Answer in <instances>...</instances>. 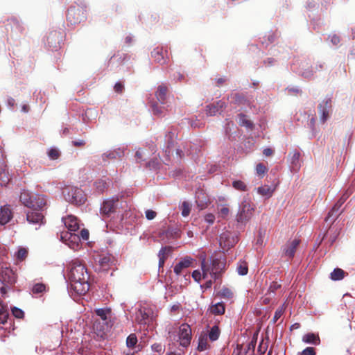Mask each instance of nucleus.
<instances>
[{"label": "nucleus", "mask_w": 355, "mask_h": 355, "mask_svg": "<svg viewBox=\"0 0 355 355\" xmlns=\"http://www.w3.org/2000/svg\"><path fill=\"white\" fill-rule=\"evenodd\" d=\"M109 182H107L106 180H97L94 183V187L95 190L99 193H103L108 188Z\"/></svg>", "instance_id": "7c9ffc66"}, {"label": "nucleus", "mask_w": 355, "mask_h": 355, "mask_svg": "<svg viewBox=\"0 0 355 355\" xmlns=\"http://www.w3.org/2000/svg\"><path fill=\"white\" fill-rule=\"evenodd\" d=\"M284 310H285V308L284 307V305L279 307L276 310L274 317H273V319H272L274 323H275L281 318V316L283 315V313L284 312Z\"/></svg>", "instance_id": "09e8293b"}, {"label": "nucleus", "mask_w": 355, "mask_h": 355, "mask_svg": "<svg viewBox=\"0 0 355 355\" xmlns=\"http://www.w3.org/2000/svg\"><path fill=\"white\" fill-rule=\"evenodd\" d=\"M60 33H57L56 31H52L49 33V35L47 37V42L49 45H52L53 43L55 44L56 42H58L60 40Z\"/></svg>", "instance_id": "58836bf2"}, {"label": "nucleus", "mask_w": 355, "mask_h": 355, "mask_svg": "<svg viewBox=\"0 0 355 355\" xmlns=\"http://www.w3.org/2000/svg\"><path fill=\"white\" fill-rule=\"evenodd\" d=\"M220 295L221 297L232 299L233 297V292L228 288H223L220 291Z\"/></svg>", "instance_id": "49530a36"}, {"label": "nucleus", "mask_w": 355, "mask_h": 355, "mask_svg": "<svg viewBox=\"0 0 355 355\" xmlns=\"http://www.w3.org/2000/svg\"><path fill=\"white\" fill-rule=\"evenodd\" d=\"M272 153H273V150L269 148H265L263 151V154L266 157H269V156L272 155Z\"/></svg>", "instance_id": "0e129e2a"}, {"label": "nucleus", "mask_w": 355, "mask_h": 355, "mask_svg": "<svg viewBox=\"0 0 355 355\" xmlns=\"http://www.w3.org/2000/svg\"><path fill=\"white\" fill-rule=\"evenodd\" d=\"M308 125L311 130L312 137H315L318 131L315 128V119L313 116L309 119L308 122Z\"/></svg>", "instance_id": "de8ad7c7"}, {"label": "nucleus", "mask_w": 355, "mask_h": 355, "mask_svg": "<svg viewBox=\"0 0 355 355\" xmlns=\"http://www.w3.org/2000/svg\"><path fill=\"white\" fill-rule=\"evenodd\" d=\"M73 146L75 147H81L85 145V141L83 139L72 141Z\"/></svg>", "instance_id": "e2e57ef3"}, {"label": "nucleus", "mask_w": 355, "mask_h": 355, "mask_svg": "<svg viewBox=\"0 0 355 355\" xmlns=\"http://www.w3.org/2000/svg\"><path fill=\"white\" fill-rule=\"evenodd\" d=\"M8 311L1 302H0V324H5L8 318Z\"/></svg>", "instance_id": "c9c22d12"}, {"label": "nucleus", "mask_w": 355, "mask_h": 355, "mask_svg": "<svg viewBox=\"0 0 355 355\" xmlns=\"http://www.w3.org/2000/svg\"><path fill=\"white\" fill-rule=\"evenodd\" d=\"M153 311L146 307L139 309L136 313V320L139 324H146L152 321Z\"/></svg>", "instance_id": "9b49d317"}, {"label": "nucleus", "mask_w": 355, "mask_h": 355, "mask_svg": "<svg viewBox=\"0 0 355 355\" xmlns=\"http://www.w3.org/2000/svg\"><path fill=\"white\" fill-rule=\"evenodd\" d=\"M210 313L215 315H223L225 311V306L223 302L212 304L209 307Z\"/></svg>", "instance_id": "a878e982"}, {"label": "nucleus", "mask_w": 355, "mask_h": 355, "mask_svg": "<svg viewBox=\"0 0 355 355\" xmlns=\"http://www.w3.org/2000/svg\"><path fill=\"white\" fill-rule=\"evenodd\" d=\"M98 262L101 270H107L112 263V257L110 255L101 256Z\"/></svg>", "instance_id": "c85d7f7f"}, {"label": "nucleus", "mask_w": 355, "mask_h": 355, "mask_svg": "<svg viewBox=\"0 0 355 355\" xmlns=\"http://www.w3.org/2000/svg\"><path fill=\"white\" fill-rule=\"evenodd\" d=\"M180 209L182 211V215L184 217H187L189 215L191 211V205L188 202H183L180 206Z\"/></svg>", "instance_id": "a19ab883"}, {"label": "nucleus", "mask_w": 355, "mask_h": 355, "mask_svg": "<svg viewBox=\"0 0 355 355\" xmlns=\"http://www.w3.org/2000/svg\"><path fill=\"white\" fill-rule=\"evenodd\" d=\"M228 238H229V233H223L220 236V239H219L220 245L223 249H225L226 248H230V246L233 245V244L230 243H226V241H227Z\"/></svg>", "instance_id": "4c0bfd02"}, {"label": "nucleus", "mask_w": 355, "mask_h": 355, "mask_svg": "<svg viewBox=\"0 0 355 355\" xmlns=\"http://www.w3.org/2000/svg\"><path fill=\"white\" fill-rule=\"evenodd\" d=\"M332 111V97H325L318 105L320 121L324 123L330 117Z\"/></svg>", "instance_id": "7ed1b4c3"}, {"label": "nucleus", "mask_w": 355, "mask_h": 355, "mask_svg": "<svg viewBox=\"0 0 355 355\" xmlns=\"http://www.w3.org/2000/svg\"><path fill=\"white\" fill-rule=\"evenodd\" d=\"M254 208L246 201L242 202L241 209L237 214V221L245 223L248 221L252 216Z\"/></svg>", "instance_id": "9d476101"}, {"label": "nucleus", "mask_w": 355, "mask_h": 355, "mask_svg": "<svg viewBox=\"0 0 355 355\" xmlns=\"http://www.w3.org/2000/svg\"><path fill=\"white\" fill-rule=\"evenodd\" d=\"M151 57L155 62L160 64H164L166 62L168 58L167 57V51L164 52L163 48L157 46L151 52Z\"/></svg>", "instance_id": "2eb2a0df"}, {"label": "nucleus", "mask_w": 355, "mask_h": 355, "mask_svg": "<svg viewBox=\"0 0 355 355\" xmlns=\"http://www.w3.org/2000/svg\"><path fill=\"white\" fill-rule=\"evenodd\" d=\"M208 261V266L211 270V277L214 281L221 278L225 270L226 259L225 258L212 257Z\"/></svg>", "instance_id": "f03ea898"}, {"label": "nucleus", "mask_w": 355, "mask_h": 355, "mask_svg": "<svg viewBox=\"0 0 355 355\" xmlns=\"http://www.w3.org/2000/svg\"><path fill=\"white\" fill-rule=\"evenodd\" d=\"M83 12L81 9L75 7H71L67 14V19L71 24H78L83 18Z\"/></svg>", "instance_id": "ddd939ff"}, {"label": "nucleus", "mask_w": 355, "mask_h": 355, "mask_svg": "<svg viewBox=\"0 0 355 355\" xmlns=\"http://www.w3.org/2000/svg\"><path fill=\"white\" fill-rule=\"evenodd\" d=\"M32 198L33 195L28 191L23 190L20 194L19 200L24 206L29 208L31 205Z\"/></svg>", "instance_id": "cd10ccee"}, {"label": "nucleus", "mask_w": 355, "mask_h": 355, "mask_svg": "<svg viewBox=\"0 0 355 355\" xmlns=\"http://www.w3.org/2000/svg\"><path fill=\"white\" fill-rule=\"evenodd\" d=\"M0 281L6 287L12 286L17 282V275L10 267H2L0 272Z\"/></svg>", "instance_id": "39448f33"}, {"label": "nucleus", "mask_w": 355, "mask_h": 355, "mask_svg": "<svg viewBox=\"0 0 355 355\" xmlns=\"http://www.w3.org/2000/svg\"><path fill=\"white\" fill-rule=\"evenodd\" d=\"M175 137L176 133L173 130L168 131L167 133L166 134L165 140L166 143V146L164 149V151L167 157H170L171 154L173 153Z\"/></svg>", "instance_id": "dca6fc26"}, {"label": "nucleus", "mask_w": 355, "mask_h": 355, "mask_svg": "<svg viewBox=\"0 0 355 355\" xmlns=\"http://www.w3.org/2000/svg\"><path fill=\"white\" fill-rule=\"evenodd\" d=\"M291 159V167L293 171L297 172L301 167L300 157V153L297 150H293L290 152L289 155Z\"/></svg>", "instance_id": "aec40b11"}, {"label": "nucleus", "mask_w": 355, "mask_h": 355, "mask_svg": "<svg viewBox=\"0 0 355 355\" xmlns=\"http://www.w3.org/2000/svg\"><path fill=\"white\" fill-rule=\"evenodd\" d=\"M300 243V240L299 239L288 240L282 248V257L292 259Z\"/></svg>", "instance_id": "1a4fd4ad"}, {"label": "nucleus", "mask_w": 355, "mask_h": 355, "mask_svg": "<svg viewBox=\"0 0 355 355\" xmlns=\"http://www.w3.org/2000/svg\"><path fill=\"white\" fill-rule=\"evenodd\" d=\"M118 198H109L105 200L100 208V214L103 218H108L114 213L117 209Z\"/></svg>", "instance_id": "423d86ee"}, {"label": "nucleus", "mask_w": 355, "mask_h": 355, "mask_svg": "<svg viewBox=\"0 0 355 355\" xmlns=\"http://www.w3.org/2000/svg\"><path fill=\"white\" fill-rule=\"evenodd\" d=\"M157 216V213L151 209H148L146 211V217L148 220H153Z\"/></svg>", "instance_id": "4d7b16f0"}, {"label": "nucleus", "mask_w": 355, "mask_h": 355, "mask_svg": "<svg viewBox=\"0 0 355 355\" xmlns=\"http://www.w3.org/2000/svg\"><path fill=\"white\" fill-rule=\"evenodd\" d=\"M315 350L313 347H308L305 348L301 353L300 355H315Z\"/></svg>", "instance_id": "5fc2aeb1"}, {"label": "nucleus", "mask_w": 355, "mask_h": 355, "mask_svg": "<svg viewBox=\"0 0 355 355\" xmlns=\"http://www.w3.org/2000/svg\"><path fill=\"white\" fill-rule=\"evenodd\" d=\"M168 92V88L164 85H161L157 87V90L155 93L157 99L161 103H164L166 99V95Z\"/></svg>", "instance_id": "bb28decb"}, {"label": "nucleus", "mask_w": 355, "mask_h": 355, "mask_svg": "<svg viewBox=\"0 0 355 355\" xmlns=\"http://www.w3.org/2000/svg\"><path fill=\"white\" fill-rule=\"evenodd\" d=\"M123 89H124V86L120 82L116 83L114 87V89L115 92L119 93V94L122 93L123 91Z\"/></svg>", "instance_id": "13d9d810"}, {"label": "nucleus", "mask_w": 355, "mask_h": 355, "mask_svg": "<svg viewBox=\"0 0 355 355\" xmlns=\"http://www.w3.org/2000/svg\"><path fill=\"white\" fill-rule=\"evenodd\" d=\"M96 315L103 320V324H101L98 320H96L94 322V329L99 332L104 334L105 331L108 328L107 326V314L110 313L108 309H98L95 311Z\"/></svg>", "instance_id": "0eeeda50"}, {"label": "nucleus", "mask_w": 355, "mask_h": 355, "mask_svg": "<svg viewBox=\"0 0 355 355\" xmlns=\"http://www.w3.org/2000/svg\"><path fill=\"white\" fill-rule=\"evenodd\" d=\"M331 42L334 45H338L340 42V39L338 35H333L331 36Z\"/></svg>", "instance_id": "680f3d73"}, {"label": "nucleus", "mask_w": 355, "mask_h": 355, "mask_svg": "<svg viewBox=\"0 0 355 355\" xmlns=\"http://www.w3.org/2000/svg\"><path fill=\"white\" fill-rule=\"evenodd\" d=\"M233 98L234 99V101H235L236 102H239V103H240V102L241 101V99H243V96H242V95H241V94H235L234 95V96H233Z\"/></svg>", "instance_id": "338daca9"}, {"label": "nucleus", "mask_w": 355, "mask_h": 355, "mask_svg": "<svg viewBox=\"0 0 355 355\" xmlns=\"http://www.w3.org/2000/svg\"><path fill=\"white\" fill-rule=\"evenodd\" d=\"M205 220L208 223L212 224L215 220V216L212 214H207L205 216Z\"/></svg>", "instance_id": "bf43d9fd"}, {"label": "nucleus", "mask_w": 355, "mask_h": 355, "mask_svg": "<svg viewBox=\"0 0 355 355\" xmlns=\"http://www.w3.org/2000/svg\"><path fill=\"white\" fill-rule=\"evenodd\" d=\"M274 190L275 189H272L271 187L268 185H264L257 188V192L259 194L263 196H268V198L272 196Z\"/></svg>", "instance_id": "72a5a7b5"}, {"label": "nucleus", "mask_w": 355, "mask_h": 355, "mask_svg": "<svg viewBox=\"0 0 355 355\" xmlns=\"http://www.w3.org/2000/svg\"><path fill=\"white\" fill-rule=\"evenodd\" d=\"M137 343V338L135 334H130L126 340V345L129 348H133L135 347Z\"/></svg>", "instance_id": "ea45409f"}, {"label": "nucleus", "mask_w": 355, "mask_h": 355, "mask_svg": "<svg viewBox=\"0 0 355 355\" xmlns=\"http://www.w3.org/2000/svg\"><path fill=\"white\" fill-rule=\"evenodd\" d=\"M302 340L305 343L312 344L315 345H319L320 343L319 336L313 333H308L306 334H304L302 336Z\"/></svg>", "instance_id": "393cba45"}, {"label": "nucleus", "mask_w": 355, "mask_h": 355, "mask_svg": "<svg viewBox=\"0 0 355 355\" xmlns=\"http://www.w3.org/2000/svg\"><path fill=\"white\" fill-rule=\"evenodd\" d=\"M192 277L196 282L199 283L202 279L200 271L199 270H195L194 271H193Z\"/></svg>", "instance_id": "6e6d98bb"}, {"label": "nucleus", "mask_w": 355, "mask_h": 355, "mask_svg": "<svg viewBox=\"0 0 355 355\" xmlns=\"http://www.w3.org/2000/svg\"><path fill=\"white\" fill-rule=\"evenodd\" d=\"M239 116H240L241 124L242 125H245L250 128H252L253 123L250 121H249L246 119L245 115L241 114Z\"/></svg>", "instance_id": "8fccbe9b"}, {"label": "nucleus", "mask_w": 355, "mask_h": 355, "mask_svg": "<svg viewBox=\"0 0 355 355\" xmlns=\"http://www.w3.org/2000/svg\"><path fill=\"white\" fill-rule=\"evenodd\" d=\"M209 347L207 343V338L206 336H201L199 338L198 345L197 349L200 352L206 350Z\"/></svg>", "instance_id": "e433bc0d"}, {"label": "nucleus", "mask_w": 355, "mask_h": 355, "mask_svg": "<svg viewBox=\"0 0 355 355\" xmlns=\"http://www.w3.org/2000/svg\"><path fill=\"white\" fill-rule=\"evenodd\" d=\"M135 157L138 162L142 161V152L140 150H137L135 153Z\"/></svg>", "instance_id": "69168bd1"}, {"label": "nucleus", "mask_w": 355, "mask_h": 355, "mask_svg": "<svg viewBox=\"0 0 355 355\" xmlns=\"http://www.w3.org/2000/svg\"><path fill=\"white\" fill-rule=\"evenodd\" d=\"M220 330L218 325L213 326L209 331V338L211 341H216L218 339Z\"/></svg>", "instance_id": "473e14b6"}, {"label": "nucleus", "mask_w": 355, "mask_h": 355, "mask_svg": "<svg viewBox=\"0 0 355 355\" xmlns=\"http://www.w3.org/2000/svg\"><path fill=\"white\" fill-rule=\"evenodd\" d=\"M230 214V209L227 207H222L219 209L218 216L223 218H225Z\"/></svg>", "instance_id": "603ef678"}, {"label": "nucleus", "mask_w": 355, "mask_h": 355, "mask_svg": "<svg viewBox=\"0 0 355 355\" xmlns=\"http://www.w3.org/2000/svg\"><path fill=\"white\" fill-rule=\"evenodd\" d=\"M26 220L29 223L39 225L40 226L44 223V216L40 212L30 211L26 214Z\"/></svg>", "instance_id": "f3484780"}, {"label": "nucleus", "mask_w": 355, "mask_h": 355, "mask_svg": "<svg viewBox=\"0 0 355 355\" xmlns=\"http://www.w3.org/2000/svg\"><path fill=\"white\" fill-rule=\"evenodd\" d=\"M279 287H280V285H279V284H277V283L273 282V283H272V285H271V286H270V288H269V289L273 292L275 290L277 289V288H279Z\"/></svg>", "instance_id": "774afa93"}, {"label": "nucleus", "mask_w": 355, "mask_h": 355, "mask_svg": "<svg viewBox=\"0 0 355 355\" xmlns=\"http://www.w3.org/2000/svg\"><path fill=\"white\" fill-rule=\"evenodd\" d=\"M152 349L156 352L160 353L163 350V346L159 343H155L152 345Z\"/></svg>", "instance_id": "052dcab7"}, {"label": "nucleus", "mask_w": 355, "mask_h": 355, "mask_svg": "<svg viewBox=\"0 0 355 355\" xmlns=\"http://www.w3.org/2000/svg\"><path fill=\"white\" fill-rule=\"evenodd\" d=\"M237 272L240 275H245L248 272V266L245 261L240 260L237 264Z\"/></svg>", "instance_id": "f704fd0d"}, {"label": "nucleus", "mask_w": 355, "mask_h": 355, "mask_svg": "<svg viewBox=\"0 0 355 355\" xmlns=\"http://www.w3.org/2000/svg\"><path fill=\"white\" fill-rule=\"evenodd\" d=\"M178 336L180 345L189 346L192 337L191 327L187 323L182 324L179 328Z\"/></svg>", "instance_id": "6e6552de"}, {"label": "nucleus", "mask_w": 355, "mask_h": 355, "mask_svg": "<svg viewBox=\"0 0 355 355\" xmlns=\"http://www.w3.org/2000/svg\"><path fill=\"white\" fill-rule=\"evenodd\" d=\"M13 315L17 318H22L24 316V313L22 310L19 308L14 307L12 309Z\"/></svg>", "instance_id": "864d4df0"}, {"label": "nucleus", "mask_w": 355, "mask_h": 355, "mask_svg": "<svg viewBox=\"0 0 355 355\" xmlns=\"http://www.w3.org/2000/svg\"><path fill=\"white\" fill-rule=\"evenodd\" d=\"M28 255V251L26 248H19L16 254L17 259L22 261H24Z\"/></svg>", "instance_id": "37998d69"}, {"label": "nucleus", "mask_w": 355, "mask_h": 355, "mask_svg": "<svg viewBox=\"0 0 355 355\" xmlns=\"http://www.w3.org/2000/svg\"><path fill=\"white\" fill-rule=\"evenodd\" d=\"M232 186L235 189L245 191L247 190L246 184L241 180H236L232 183Z\"/></svg>", "instance_id": "79ce46f5"}, {"label": "nucleus", "mask_w": 355, "mask_h": 355, "mask_svg": "<svg viewBox=\"0 0 355 355\" xmlns=\"http://www.w3.org/2000/svg\"><path fill=\"white\" fill-rule=\"evenodd\" d=\"M267 171L268 168L263 163H259L256 166V172L258 175L263 177Z\"/></svg>", "instance_id": "c03bdc74"}, {"label": "nucleus", "mask_w": 355, "mask_h": 355, "mask_svg": "<svg viewBox=\"0 0 355 355\" xmlns=\"http://www.w3.org/2000/svg\"><path fill=\"white\" fill-rule=\"evenodd\" d=\"M35 203L31 205L29 208L33 209L35 210H42L47 204L46 199L44 196L40 194L35 195Z\"/></svg>", "instance_id": "4be33fe9"}, {"label": "nucleus", "mask_w": 355, "mask_h": 355, "mask_svg": "<svg viewBox=\"0 0 355 355\" xmlns=\"http://www.w3.org/2000/svg\"><path fill=\"white\" fill-rule=\"evenodd\" d=\"M68 269L71 289L78 295H85L89 289V277L85 263L79 259H74L69 263Z\"/></svg>", "instance_id": "f257e3e1"}, {"label": "nucleus", "mask_w": 355, "mask_h": 355, "mask_svg": "<svg viewBox=\"0 0 355 355\" xmlns=\"http://www.w3.org/2000/svg\"><path fill=\"white\" fill-rule=\"evenodd\" d=\"M12 218V212L9 206L5 205L0 209V224L5 225Z\"/></svg>", "instance_id": "412c9836"}, {"label": "nucleus", "mask_w": 355, "mask_h": 355, "mask_svg": "<svg viewBox=\"0 0 355 355\" xmlns=\"http://www.w3.org/2000/svg\"><path fill=\"white\" fill-rule=\"evenodd\" d=\"M225 106V103L222 101H218L216 103L210 104L206 107V112L210 116H214L216 113L222 111L223 108Z\"/></svg>", "instance_id": "5701e85b"}, {"label": "nucleus", "mask_w": 355, "mask_h": 355, "mask_svg": "<svg viewBox=\"0 0 355 355\" xmlns=\"http://www.w3.org/2000/svg\"><path fill=\"white\" fill-rule=\"evenodd\" d=\"M89 232L86 229H83L80 232V235L76 234L71 232H62L61 234V239L62 241L70 240L72 242H78L80 240V237H81L84 241H87L89 239Z\"/></svg>", "instance_id": "f8f14e48"}, {"label": "nucleus", "mask_w": 355, "mask_h": 355, "mask_svg": "<svg viewBox=\"0 0 355 355\" xmlns=\"http://www.w3.org/2000/svg\"><path fill=\"white\" fill-rule=\"evenodd\" d=\"M200 266L202 270V278L205 279L207 277L208 275H211V270L208 266V261L206 259L205 255L200 257Z\"/></svg>", "instance_id": "c756f323"}, {"label": "nucleus", "mask_w": 355, "mask_h": 355, "mask_svg": "<svg viewBox=\"0 0 355 355\" xmlns=\"http://www.w3.org/2000/svg\"><path fill=\"white\" fill-rule=\"evenodd\" d=\"M345 272L341 268H335L330 274V277L334 281L341 280L345 277Z\"/></svg>", "instance_id": "2f4dec72"}, {"label": "nucleus", "mask_w": 355, "mask_h": 355, "mask_svg": "<svg viewBox=\"0 0 355 355\" xmlns=\"http://www.w3.org/2000/svg\"><path fill=\"white\" fill-rule=\"evenodd\" d=\"M64 196L67 201L76 205H81L86 201V196L83 191L78 188L69 189Z\"/></svg>", "instance_id": "20e7f679"}, {"label": "nucleus", "mask_w": 355, "mask_h": 355, "mask_svg": "<svg viewBox=\"0 0 355 355\" xmlns=\"http://www.w3.org/2000/svg\"><path fill=\"white\" fill-rule=\"evenodd\" d=\"M194 261L191 257H184L174 266V272L180 275L184 269L191 267Z\"/></svg>", "instance_id": "4468645a"}, {"label": "nucleus", "mask_w": 355, "mask_h": 355, "mask_svg": "<svg viewBox=\"0 0 355 355\" xmlns=\"http://www.w3.org/2000/svg\"><path fill=\"white\" fill-rule=\"evenodd\" d=\"M48 155L51 159H57L60 157V152L56 148H51L48 152Z\"/></svg>", "instance_id": "3c124183"}, {"label": "nucleus", "mask_w": 355, "mask_h": 355, "mask_svg": "<svg viewBox=\"0 0 355 355\" xmlns=\"http://www.w3.org/2000/svg\"><path fill=\"white\" fill-rule=\"evenodd\" d=\"M172 252V248L170 246L163 247L159 251V267L163 268L165 261L167 259L168 254Z\"/></svg>", "instance_id": "b1692460"}, {"label": "nucleus", "mask_w": 355, "mask_h": 355, "mask_svg": "<svg viewBox=\"0 0 355 355\" xmlns=\"http://www.w3.org/2000/svg\"><path fill=\"white\" fill-rule=\"evenodd\" d=\"M351 193L348 191H346L343 196L340 198V199L337 201V202L332 207L331 211L328 213L327 216L325 218V220L328 221L334 215V212H337L343 203L347 200V199L349 197Z\"/></svg>", "instance_id": "a211bd4d"}, {"label": "nucleus", "mask_w": 355, "mask_h": 355, "mask_svg": "<svg viewBox=\"0 0 355 355\" xmlns=\"http://www.w3.org/2000/svg\"><path fill=\"white\" fill-rule=\"evenodd\" d=\"M65 227L69 231V232H76L79 229V225L76 217L69 215L62 218Z\"/></svg>", "instance_id": "6ab92c4d"}, {"label": "nucleus", "mask_w": 355, "mask_h": 355, "mask_svg": "<svg viewBox=\"0 0 355 355\" xmlns=\"http://www.w3.org/2000/svg\"><path fill=\"white\" fill-rule=\"evenodd\" d=\"M46 290V286L44 284H36L32 288V292L34 294L42 293Z\"/></svg>", "instance_id": "a18cd8bd"}]
</instances>
